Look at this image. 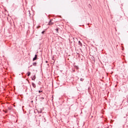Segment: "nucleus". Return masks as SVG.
I'll return each instance as SVG.
<instances>
[{
  "instance_id": "nucleus-1",
  "label": "nucleus",
  "mask_w": 128,
  "mask_h": 128,
  "mask_svg": "<svg viewBox=\"0 0 128 128\" xmlns=\"http://www.w3.org/2000/svg\"><path fill=\"white\" fill-rule=\"evenodd\" d=\"M48 26H52L54 24V22H52V20H50V22L48 24Z\"/></svg>"
},
{
  "instance_id": "nucleus-2",
  "label": "nucleus",
  "mask_w": 128,
  "mask_h": 128,
  "mask_svg": "<svg viewBox=\"0 0 128 128\" xmlns=\"http://www.w3.org/2000/svg\"><path fill=\"white\" fill-rule=\"evenodd\" d=\"M36 58H38V55L36 54L34 58H33V61L36 60Z\"/></svg>"
},
{
  "instance_id": "nucleus-3",
  "label": "nucleus",
  "mask_w": 128,
  "mask_h": 128,
  "mask_svg": "<svg viewBox=\"0 0 128 128\" xmlns=\"http://www.w3.org/2000/svg\"><path fill=\"white\" fill-rule=\"evenodd\" d=\"M32 86L33 88H36V84H34V82L32 83Z\"/></svg>"
},
{
  "instance_id": "nucleus-4",
  "label": "nucleus",
  "mask_w": 128,
  "mask_h": 128,
  "mask_svg": "<svg viewBox=\"0 0 128 128\" xmlns=\"http://www.w3.org/2000/svg\"><path fill=\"white\" fill-rule=\"evenodd\" d=\"M58 30H59L58 28H56V34H58Z\"/></svg>"
},
{
  "instance_id": "nucleus-5",
  "label": "nucleus",
  "mask_w": 128,
  "mask_h": 128,
  "mask_svg": "<svg viewBox=\"0 0 128 128\" xmlns=\"http://www.w3.org/2000/svg\"><path fill=\"white\" fill-rule=\"evenodd\" d=\"M32 79V80H36V76H34Z\"/></svg>"
},
{
  "instance_id": "nucleus-6",
  "label": "nucleus",
  "mask_w": 128,
  "mask_h": 128,
  "mask_svg": "<svg viewBox=\"0 0 128 128\" xmlns=\"http://www.w3.org/2000/svg\"><path fill=\"white\" fill-rule=\"evenodd\" d=\"M33 66H36V62H34Z\"/></svg>"
},
{
  "instance_id": "nucleus-7",
  "label": "nucleus",
  "mask_w": 128,
  "mask_h": 128,
  "mask_svg": "<svg viewBox=\"0 0 128 128\" xmlns=\"http://www.w3.org/2000/svg\"><path fill=\"white\" fill-rule=\"evenodd\" d=\"M28 76H30V72H28Z\"/></svg>"
},
{
  "instance_id": "nucleus-8",
  "label": "nucleus",
  "mask_w": 128,
  "mask_h": 128,
  "mask_svg": "<svg viewBox=\"0 0 128 128\" xmlns=\"http://www.w3.org/2000/svg\"><path fill=\"white\" fill-rule=\"evenodd\" d=\"M78 43H79L80 46H82V42H80V41H79Z\"/></svg>"
},
{
  "instance_id": "nucleus-9",
  "label": "nucleus",
  "mask_w": 128,
  "mask_h": 128,
  "mask_svg": "<svg viewBox=\"0 0 128 128\" xmlns=\"http://www.w3.org/2000/svg\"><path fill=\"white\" fill-rule=\"evenodd\" d=\"M75 68L78 70V66H75Z\"/></svg>"
},
{
  "instance_id": "nucleus-10",
  "label": "nucleus",
  "mask_w": 128,
  "mask_h": 128,
  "mask_svg": "<svg viewBox=\"0 0 128 128\" xmlns=\"http://www.w3.org/2000/svg\"><path fill=\"white\" fill-rule=\"evenodd\" d=\"M80 80H81V82H82V80H84V79H82V78H81L80 79Z\"/></svg>"
},
{
  "instance_id": "nucleus-11",
  "label": "nucleus",
  "mask_w": 128,
  "mask_h": 128,
  "mask_svg": "<svg viewBox=\"0 0 128 128\" xmlns=\"http://www.w3.org/2000/svg\"><path fill=\"white\" fill-rule=\"evenodd\" d=\"M42 34H44V31L42 32Z\"/></svg>"
},
{
  "instance_id": "nucleus-12",
  "label": "nucleus",
  "mask_w": 128,
  "mask_h": 128,
  "mask_svg": "<svg viewBox=\"0 0 128 128\" xmlns=\"http://www.w3.org/2000/svg\"><path fill=\"white\" fill-rule=\"evenodd\" d=\"M42 92V91H40V90H39L38 91V92H40H40Z\"/></svg>"
},
{
  "instance_id": "nucleus-13",
  "label": "nucleus",
  "mask_w": 128,
  "mask_h": 128,
  "mask_svg": "<svg viewBox=\"0 0 128 128\" xmlns=\"http://www.w3.org/2000/svg\"><path fill=\"white\" fill-rule=\"evenodd\" d=\"M6 113L7 112L6 111H4Z\"/></svg>"
},
{
  "instance_id": "nucleus-14",
  "label": "nucleus",
  "mask_w": 128,
  "mask_h": 128,
  "mask_svg": "<svg viewBox=\"0 0 128 128\" xmlns=\"http://www.w3.org/2000/svg\"><path fill=\"white\" fill-rule=\"evenodd\" d=\"M31 102H33V101H31Z\"/></svg>"
},
{
  "instance_id": "nucleus-15",
  "label": "nucleus",
  "mask_w": 128,
  "mask_h": 128,
  "mask_svg": "<svg viewBox=\"0 0 128 128\" xmlns=\"http://www.w3.org/2000/svg\"><path fill=\"white\" fill-rule=\"evenodd\" d=\"M38 28H39L38 26L37 27Z\"/></svg>"
},
{
  "instance_id": "nucleus-16",
  "label": "nucleus",
  "mask_w": 128,
  "mask_h": 128,
  "mask_svg": "<svg viewBox=\"0 0 128 128\" xmlns=\"http://www.w3.org/2000/svg\"><path fill=\"white\" fill-rule=\"evenodd\" d=\"M46 62H48V61H46Z\"/></svg>"
}]
</instances>
